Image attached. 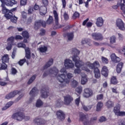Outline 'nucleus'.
Here are the masks:
<instances>
[{
  "instance_id": "nucleus-1",
  "label": "nucleus",
  "mask_w": 125,
  "mask_h": 125,
  "mask_svg": "<svg viewBox=\"0 0 125 125\" xmlns=\"http://www.w3.org/2000/svg\"><path fill=\"white\" fill-rule=\"evenodd\" d=\"M48 75L51 77H55L59 83H63V86H65L66 84H69L71 79L74 77V74L69 72L66 74L59 73V70L55 66L50 68L43 74V77H46V76Z\"/></svg>"
},
{
  "instance_id": "nucleus-2",
  "label": "nucleus",
  "mask_w": 125,
  "mask_h": 125,
  "mask_svg": "<svg viewBox=\"0 0 125 125\" xmlns=\"http://www.w3.org/2000/svg\"><path fill=\"white\" fill-rule=\"evenodd\" d=\"M75 66L77 68L74 69V73L75 74H79V75H83L82 71H85L86 72H89L90 70L89 69L88 66L86 65V62L84 63L83 62H79L75 63Z\"/></svg>"
},
{
  "instance_id": "nucleus-3",
  "label": "nucleus",
  "mask_w": 125,
  "mask_h": 125,
  "mask_svg": "<svg viewBox=\"0 0 125 125\" xmlns=\"http://www.w3.org/2000/svg\"><path fill=\"white\" fill-rule=\"evenodd\" d=\"M0 1H1L2 3V10L4 14H7L11 11H15L16 9V8L9 10L6 7H5L4 5L5 4L7 5V6H13L14 4H16V3H17V1L15 0H0Z\"/></svg>"
},
{
  "instance_id": "nucleus-4",
  "label": "nucleus",
  "mask_w": 125,
  "mask_h": 125,
  "mask_svg": "<svg viewBox=\"0 0 125 125\" xmlns=\"http://www.w3.org/2000/svg\"><path fill=\"white\" fill-rule=\"evenodd\" d=\"M86 65H87V66L89 67L90 69H91V70H93L94 69L95 77L96 79H99V78H100V71L99 70V69H98V67L100 66V64L98 62L95 61L93 63H91L89 62H86Z\"/></svg>"
},
{
  "instance_id": "nucleus-5",
  "label": "nucleus",
  "mask_w": 125,
  "mask_h": 125,
  "mask_svg": "<svg viewBox=\"0 0 125 125\" xmlns=\"http://www.w3.org/2000/svg\"><path fill=\"white\" fill-rule=\"evenodd\" d=\"M18 47L24 48L25 51V57L27 59H30L31 57V52L30 51V48L28 47H26V44L23 43L22 42L18 43Z\"/></svg>"
},
{
  "instance_id": "nucleus-6",
  "label": "nucleus",
  "mask_w": 125,
  "mask_h": 125,
  "mask_svg": "<svg viewBox=\"0 0 125 125\" xmlns=\"http://www.w3.org/2000/svg\"><path fill=\"white\" fill-rule=\"evenodd\" d=\"M39 93V90L37 88H33L29 92L30 98L28 101V103H31L33 100H35V98L37 97Z\"/></svg>"
},
{
  "instance_id": "nucleus-7",
  "label": "nucleus",
  "mask_w": 125,
  "mask_h": 125,
  "mask_svg": "<svg viewBox=\"0 0 125 125\" xmlns=\"http://www.w3.org/2000/svg\"><path fill=\"white\" fill-rule=\"evenodd\" d=\"M120 109H121V104H117L113 109V112L115 115L118 116H125V112L120 111Z\"/></svg>"
},
{
  "instance_id": "nucleus-8",
  "label": "nucleus",
  "mask_w": 125,
  "mask_h": 125,
  "mask_svg": "<svg viewBox=\"0 0 125 125\" xmlns=\"http://www.w3.org/2000/svg\"><path fill=\"white\" fill-rule=\"evenodd\" d=\"M64 66L66 69H72L75 67V64L73 63V61L69 59L64 60Z\"/></svg>"
},
{
  "instance_id": "nucleus-9",
  "label": "nucleus",
  "mask_w": 125,
  "mask_h": 125,
  "mask_svg": "<svg viewBox=\"0 0 125 125\" xmlns=\"http://www.w3.org/2000/svg\"><path fill=\"white\" fill-rule=\"evenodd\" d=\"M13 11H11L9 12L8 14H5V17H6V19H11V22L13 23H16L17 21V17L15 16H12V13Z\"/></svg>"
},
{
  "instance_id": "nucleus-10",
  "label": "nucleus",
  "mask_w": 125,
  "mask_h": 125,
  "mask_svg": "<svg viewBox=\"0 0 125 125\" xmlns=\"http://www.w3.org/2000/svg\"><path fill=\"white\" fill-rule=\"evenodd\" d=\"M116 27L121 30L122 31H125V24H124V21L121 19H118L116 21Z\"/></svg>"
},
{
  "instance_id": "nucleus-11",
  "label": "nucleus",
  "mask_w": 125,
  "mask_h": 125,
  "mask_svg": "<svg viewBox=\"0 0 125 125\" xmlns=\"http://www.w3.org/2000/svg\"><path fill=\"white\" fill-rule=\"evenodd\" d=\"M92 37L95 41H102L103 40V36L100 33H92Z\"/></svg>"
},
{
  "instance_id": "nucleus-12",
  "label": "nucleus",
  "mask_w": 125,
  "mask_h": 125,
  "mask_svg": "<svg viewBox=\"0 0 125 125\" xmlns=\"http://www.w3.org/2000/svg\"><path fill=\"white\" fill-rule=\"evenodd\" d=\"M83 91V96L86 98H88V97L92 96V94H93V92L89 88H85L84 89Z\"/></svg>"
},
{
  "instance_id": "nucleus-13",
  "label": "nucleus",
  "mask_w": 125,
  "mask_h": 125,
  "mask_svg": "<svg viewBox=\"0 0 125 125\" xmlns=\"http://www.w3.org/2000/svg\"><path fill=\"white\" fill-rule=\"evenodd\" d=\"M54 15L55 17V21L56 22V29H59V28H62V26L58 23V21H59V17H58V14L56 11H54Z\"/></svg>"
},
{
  "instance_id": "nucleus-14",
  "label": "nucleus",
  "mask_w": 125,
  "mask_h": 125,
  "mask_svg": "<svg viewBox=\"0 0 125 125\" xmlns=\"http://www.w3.org/2000/svg\"><path fill=\"white\" fill-rule=\"evenodd\" d=\"M15 119L17 121H21L24 120L25 115L22 112H17L14 114Z\"/></svg>"
},
{
  "instance_id": "nucleus-15",
  "label": "nucleus",
  "mask_w": 125,
  "mask_h": 125,
  "mask_svg": "<svg viewBox=\"0 0 125 125\" xmlns=\"http://www.w3.org/2000/svg\"><path fill=\"white\" fill-rule=\"evenodd\" d=\"M57 117L60 121L65 120V113L62 110H58L56 113Z\"/></svg>"
},
{
  "instance_id": "nucleus-16",
  "label": "nucleus",
  "mask_w": 125,
  "mask_h": 125,
  "mask_svg": "<svg viewBox=\"0 0 125 125\" xmlns=\"http://www.w3.org/2000/svg\"><path fill=\"white\" fill-rule=\"evenodd\" d=\"M118 4L120 5L121 10L125 15V0H119Z\"/></svg>"
},
{
  "instance_id": "nucleus-17",
  "label": "nucleus",
  "mask_w": 125,
  "mask_h": 125,
  "mask_svg": "<svg viewBox=\"0 0 125 125\" xmlns=\"http://www.w3.org/2000/svg\"><path fill=\"white\" fill-rule=\"evenodd\" d=\"M73 101V98L70 95H67L64 97V103L65 105H69Z\"/></svg>"
},
{
  "instance_id": "nucleus-18",
  "label": "nucleus",
  "mask_w": 125,
  "mask_h": 125,
  "mask_svg": "<svg viewBox=\"0 0 125 125\" xmlns=\"http://www.w3.org/2000/svg\"><path fill=\"white\" fill-rule=\"evenodd\" d=\"M34 123L35 124V125H43L45 123L44 120L41 118H36L34 120Z\"/></svg>"
},
{
  "instance_id": "nucleus-19",
  "label": "nucleus",
  "mask_w": 125,
  "mask_h": 125,
  "mask_svg": "<svg viewBox=\"0 0 125 125\" xmlns=\"http://www.w3.org/2000/svg\"><path fill=\"white\" fill-rule=\"evenodd\" d=\"M53 64V59H50L48 62L44 65L43 67V70H45V69H47V68H49L50 66H52Z\"/></svg>"
},
{
  "instance_id": "nucleus-20",
  "label": "nucleus",
  "mask_w": 125,
  "mask_h": 125,
  "mask_svg": "<svg viewBox=\"0 0 125 125\" xmlns=\"http://www.w3.org/2000/svg\"><path fill=\"white\" fill-rule=\"evenodd\" d=\"M19 93V91H14L10 93L8 95L6 96V99H10V98H12L14 97L16 95H17Z\"/></svg>"
},
{
  "instance_id": "nucleus-21",
  "label": "nucleus",
  "mask_w": 125,
  "mask_h": 125,
  "mask_svg": "<svg viewBox=\"0 0 125 125\" xmlns=\"http://www.w3.org/2000/svg\"><path fill=\"white\" fill-rule=\"evenodd\" d=\"M47 11V8L45 6H41L39 8V12L41 15H45Z\"/></svg>"
},
{
  "instance_id": "nucleus-22",
  "label": "nucleus",
  "mask_w": 125,
  "mask_h": 125,
  "mask_svg": "<svg viewBox=\"0 0 125 125\" xmlns=\"http://www.w3.org/2000/svg\"><path fill=\"white\" fill-rule=\"evenodd\" d=\"M104 23V20L102 17H99L97 19L96 25L97 27H102Z\"/></svg>"
},
{
  "instance_id": "nucleus-23",
  "label": "nucleus",
  "mask_w": 125,
  "mask_h": 125,
  "mask_svg": "<svg viewBox=\"0 0 125 125\" xmlns=\"http://www.w3.org/2000/svg\"><path fill=\"white\" fill-rule=\"evenodd\" d=\"M110 57L112 61H113V62H114V63H118V62H120V61H121V59L117 57V56H116L115 54H112Z\"/></svg>"
},
{
  "instance_id": "nucleus-24",
  "label": "nucleus",
  "mask_w": 125,
  "mask_h": 125,
  "mask_svg": "<svg viewBox=\"0 0 125 125\" xmlns=\"http://www.w3.org/2000/svg\"><path fill=\"white\" fill-rule=\"evenodd\" d=\"M81 77V83L82 84H85V83H87V77L86 76V75H85V74H82Z\"/></svg>"
},
{
  "instance_id": "nucleus-25",
  "label": "nucleus",
  "mask_w": 125,
  "mask_h": 125,
  "mask_svg": "<svg viewBox=\"0 0 125 125\" xmlns=\"http://www.w3.org/2000/svg\"><path fill=\"white\" fill-rule=\"evenodd\" d=\"M108 68L106 66H104L102 69V75L104 77H107L108 76Z\"/></svg>"
},
{
  "instance_id": "nucleus-26",
  "label": "nucleus",
  "mask_w": 125,
  "mask_h": 125,
  "mask_svg": "<svg viewBox=\"0 0 125 125\" xmlns=\"http://www.w3.org/2000/svg\"><path fill=\"white\" fill-rule=\"evenodd\" d=\"M103 107V103L101 102H98L96 105V111L97 112H100V111H101V109H102Z\"/></svg>"
},
{
  "instance_id": "nucleus-27",
  "label": "nucleus",
  "mask_w": 125,
  "mask_h": 125,
  "mask_svg": "<svg viewBox=\"0 0 125 125\" xmlns=\"http://www.w3.org/2000/svg\"><path fill=\"white\" fill-rule=\"evenodd\" d=\"M88 21V19H87L83 21V26H86L87 28H90L92 26L93 23L91 22H87Z\"/></svg>"
},
{
  "instance_id": "nucleus-28",
  "label": "nucleus",
  "mask_w": 125,
  "mask_h": 125,
  "mask_svg": "<svg viewBox=\"0 0 125 125\" xmlns=\"http://www.w3.org/2000/svg\"><path fill=\"white\" fill-rule=\"evenodd\" d=\"M3 63H7L9 61V57L8 54H5L1 58Z\"/></svg>"
},
{
  "instance_id": "nucleus-29",
  "label": "nucleus",
  "mask_w": 125,
  "mask_h": 125,
  "mask_svg": "<svg viewBox=\"0 0 125 125\" xmlns=\"http://www.w3.org/2000/svg\"><path fill=\"white\" fill-rule=\"evenodd\" d=\"M72 60L74 62H75V63H77V62H83V61L80 60V58L76 54L73 56Z\"/></svg>"
},
{
  "instance_id": "nucleus-30",
  "label": "nucleus",
  "mask_w": 125,
  "mask_h": 125,
  "mask_svg": "<svg viewBox=\"0 0 125 125\" xmlns=\"http://www.w3.org/2000/svg\"><path fill=\"white\" fill-rule=\"evenodd\" d=\"M123 62H120L118 64L116 68V71L117 73H121V71H122V68H123Z\"/></svg>"
},
{
  "instance_id": "nucleus-31",
  "label": "nucleus",
  "mask_w": 125,
  "mask_h": 125,
  "mask_svg": "<svg viewBox=\"0 0 125 125\" xmlns=\"http://www.w3.org/2000/svg\"><path fill=\"white\" fill-rule=\"evenodd\" d=\"M38 50H39V51L42 53L46 52V51H47V47L45 46H42L38 48Z\"/></svg>"
},
{
  "instance_id": "nucleus-32",
  "label": "nucleus",
  "mask_w": 125,
  "mask_h": 125,
  "mask_svg": "<svg viewBox=\"0 0 125 125\" xmlns=\"http://www.w3.org/2000/svg\"><path fill=\"white\" fill-rule=\"evenodd\" d=\"M41 97L42 98H47L48 97V92L45 90H42V91Z\"/></svg>"
},
{
  "instance_id": "nucleus-33",
  "label": "nucleus",
  "mask_w": 125,
  "mask_h": 125,
  "mask_svg": "<svg viewBox=\"0 0 125 125\" xmlns=\"http://www.w3.org/2000/svg\"><path fill=\"white\" fill-rule=\"evenodd\" d=\"M36 78H37V75H33L27 82V84H31L34 82V81L36 80Z\"/></svg>"
},
{
  "instance_id": "nucleus-34",
  "label": "nucleus",
  "mask_w": 125,
  "mask_h": 125,
  "mask_svg": "<svg viewBox=\"0 0 125 125\" xmlns=\"http://www.w3.org/2000/svg\"><path fill=\"white\" fill-rule=\"evenodd\" d=\"M13 104V102H8L6 104L5 106L2 108V110L3 111H4V110L8 109V108H9V107H11V106H12Z\"/></svg>"
},
{
  "instance_id": "nucleus-35",
  "label": "nucleus",
  "mask_w": 125,
  "mask_h": 125,
  "mask_svg": "<svg viewBox=\"0 0 125 125\" xmlns=\"http://www.w3.org/2000/svg\"><path fill=\"white\" fill-rule=\"evenodd\" d=\"M105 105L107 108H112V107H114V102L111 101H108L106 103Z\"/></svg>"
},
{
  "instance_id": "nucleus-36",
  "label": "nucleus",
  "mask_w": 125,
  "mask_h": 125,
  "mask_svg": "<svg viewBox=\"0 0 125 125\" xmlns=\"http://www.w3.org/2000/svg\"><path fill=\"white\" fill-rule=\"evenodd\" d=\"M91 108H92V105H91L86 106L84 104H82V108L84 111H89Z\"/></svg>"
},
{
  "instance_id": "nucleus-37",
  "label": "nucleus",
  "mask_w": 125,
  "mask_h": 125,
  "mask_svg": "<svg viewBox=\"0 0 125 125\" xmlns=\"http://www.w3.org/2000/svg\"><path fill=\"white\" fill-rule=\"evenodd\" d=\"M43 105V102H42L41 100L38 99L36 103V107L40 108V107H42Z\"/></svg>"
},
{
  "instance_id": "nucleus-38",
  "label": "nucleus",
  "mask_w": 125,
  "mask_h": 125,
  "mask_svg": "<svg viewBox=\"0 0 125 125\" xmlns=\"http://www.w3.org/2000/svg\"><path fill=\"white\" fill-rule=\"evenodd\" d=\"M82 44H88L90 46V40L89 39H83L82 41Z\"/></svg>"
},
{
  "instance_id": "nucleus-39",
  "label": "nucleus",
  "mask_w": 125,
  "mask_h": 125,
  "mask_svg": "<svg viewBox=\"0 0 125 125\" xmlns=\"http://www.w3.org/2000/svg\"><path fill=\"white\" fill-rule=\"evenodd\" d=\"M110 83L112 84H117V83H118V80H117V77H116L115 76H113L111 78Z\"/></svg>"
},
{
  "instance_id": "nucleus-40",
  "label": "nucleus",
  "mask_w": 125,
  "mask_h": 125,
  "mask_svg": "<svg viewBox=\"0 0 125 125\" xmlns=\"http://www.w3.org/2000/svg\"><path fill=\"white\" fill-rule=\"evenodd\" d=\"M41 21H38L35 22V26H34L35 30H38V29L40 27H41Z\"/></svg>"
},
{
  "instance_id": "nucleus-41",
  "label": "nucleus",
  "mask_w": 125,
  "mask_h": 125,
  "mask_svg": "<svg viewBox=\"0 0 125 125\" xmlns=\"http://www.w3.org/2000/svg\"><path fill=\"white\" fill-rule=\"evenodd\" d=\"M53 23V18L52 16H49V18L46 21V24L48 25H50Z\"/></svg>"
},
{
  "instance_id": "nucleus-42",
  "label": "nucleus",
  "mask_w": 125,
  "mask_h": 125,
  "mask_svg": "<svg viewBox=\"0 0 125 125\" xmlns=\"http://www.w3.org/2000/svg\"><path fill=\"white\" fill-rule=\"evenodd\" d=\"M22 36L23 37V38H25L26 39H29V38H30L29 33H28V31H23L22 33Z\"/></svg>"
},
{
  "instance_id": "nucleus-43",
  "label": "nucleus",
  "mask_w": 125,
  "mask_h": 125,
  "mask_svg": "<svg viewBox=\"0 0 125 125\" xmlns=\"http://www.w3.org/2000/svg\"><path fill=\"white\" fill-rule=\"evenodd\" d=\"M67 36L68 41H72L74 39V34L73 33H67Z\"/></svg>"
},
{
  "instance_id": "nucleus-44",
  "label": "nucleus",
  "mask_w": 125,
  "mask_h": 125,
  "mask_svg": "<svg viewBox=\"0 0 125 125\" xmlns=\"http://www.w3.org/2000/svg\"><path fill=\"white\" fill-rule=\"evenodd\" d=\"M110 42L111 44L116 43V36H113L110 38Z\"/></svg>"
},
{
  "instance_id": "nucleus-45",
  "label": "nucleus",
  "mask_w": 125,
  "mask_h": 125,
  "mask_svg": "<svg viewBox=\"0 0 125 125\" xmlns=\"http://www.w3.org/2000/svg\"><path fill=\"white\" fill-rule=\"evenodd\" d=\"M86 118L85 115H84V114L83 113H80V121H81V122H83V120H85Z\"/></svg>"
},
{
  "instance_id": "nucleus-46",
  "label": "nucleus",
  "mask_w": 125,
  "mask_h": 125,
  "mask_svg": "<svg viewBox=\"0 0 125 125\" xmlns=\"http://www.w3.org/2000/svg\"><path fill=\"white\" fill-rule=\"evenodd\" d=\"M15 38H14V37L12 36L9 38H8V39L7 40V42H9V43H11V44H12V43H13V42H14V39Z\"/></svg>"
},
{
  "instance_id": "nucleus-47",
  "label": "nucleus",
  "mask_w": 125,
  "mask_h": 125,
  "mask_svg": "<svg viewBox=\"0 0 125 125\" xmlns=\"http://www.w3.org/2000/svg\"><path fill=\"white\" fill-rule=\"evenodd\" d=\"M76 91L77 93L81 94L83 91V87L82 86H79L76 89Z\"/></svg>"
},
{
  "instance_id": "nucleus-48",
  "label": "nucleus",
  "mask_w": 125,
  "mask_h": 125,
  "mask_svg": "<svg viewBox=\"0 0 125 125\" xmlns=\"http://www.w3.org/2000/svg\"><path fill=\"white\" fill-rule=\"evenodd\" d=\"M102 61L103 63H104V64H108V63L109 62V61L108 60V59L104 57H102Z\"/></svg>"
},
{
  "instance_id": "nucleus-49",
  "label": "nucleus",
  "mask_w": 125,
  "mask_h": 125,
  "mask_svg": "<svg viewBox=\"0 0 125 125\" xmlns=\"http://www.w3.org/2000/svg\"><path fill=\"white\" fill-rule=\"evenodd\" d=\"M12 48V44L11 43L8 42L7 46L6 47V49L7 50L9 51L11 50V49Z\"/></svg>"
},
{
  "instance_id": "nucleus-50",
  "label": "nucleus",
  "mask_w": 125,
  "mask_h": 125,
  "mask_svg": "<svg viewBox=\"0 0 125 125\" xmlns=\"http://www.w3.org/2000/svg\"><path fill=\"white\" fill-rule=\"evenodd\" d=\"M7 68V65L6 64L3 62L2 64H1V67H0V70H5Z\"/></svg>"
},
{
  "instance_id": "nucleus-51",
  "label": "nucleus",
  "mask_w": 125,
  "mask_h": 125,
  "mask_svg": "<svg viewBox=\"0 0 125 125\" xmlns=\"http://www.w3.org/2000/svg\"><path fill=\"white\" fill-rule=\"evenodd\" d=\"M78 84H79V83L77 82V81L76 80H73L72 81L71 85L73 87H76V86H78Z\"/></svg>"
},
{
  "instance_id": "nucleus-52",
  "label": "nucleus",
  "mask_w": 125,
  "mask_h": 125,
  "mask_svg": "<svg viewBox=\"0 0 125 125\" xmlns=\"http://www.w3.org/2000/svg\"><path fill=\"white\" fill-rule=\"evenodd\" d=\"M99 121L100 123H103V122H106V121H107V119L104 116H102L100 118Z\"/></svg>"
},
{
  "instance_id": "nucleus-53",
  "label": "nucleus",
  "mask_w": 125,
  "mask_h": 125,
  "mask_svg": "<svg viewBox=\"0 0 125 125\" xmlns=\"http://www.w3.org/2000/svg\"><path fill=\"white\" fill-rule=\"evenodd\" d=\"M83 124L84 125H92V123H91V121H88V120H85L83 122Z\"/></svg>"
},
{
  "instance_id": "nucleus-54",
  "label": "nucleus",
  "mask_w": 125,
  "mask_h": 125,
  "mask_svg": "<svg viewBox=\"0 0 125 125\" xmlns=\"http://www.w3.org/2000/svg\"><path fill=\"white\" fill-rule=\"evenodd\" d=\"M63 18L65 21L69 20V16H68V14L67 13L64 12L63 14Z\"/></svg>"
},
{
  "instance_id": "nucleus-55",
  "label": "nucleus",
  "mask_w": 125,
  "mask_h": 125,
  "mask_svg": "<svg viewBox=\"0 0 125 125\" xmlns=\"http://www.w3.org/2000/svg\"><path fill=\"white\" fill-rule=\"evenodd\" d=\"M26 62V59H23L22 60H21L19 62V64L20 66H22V65H23V64H24V63H25V62Z\"/></svg>"
},
{
  "instance_id": "nucleus-56",
  "label": "nucleus",
  "mask_w": 125,
  "mask_h": 125,
  "mask_svg": "<svg viewBox=\"0 0 125 125\" xmlns=\"http://www.w3.org/2000/svg\"><path fill=\"white\" fill-rule=\"evenodd\" d=\"M24 96V94H21L16 99V102H18L19 100H20L21 98H23V97Z\"/></svg>"
},
{
  "instance_id": "nucleus-57",
  "label": "nucleus",
  "mask_w": 125,
  "mask_h": 125,
  "mask_svg": "<svg viewBox=\"0 0 125 125\" xmlns=\"http://www.w3.org/2000/svg\"><path fill=\"white\" fill-rule=\"evenodd\" d=\"M117 35L118 36V39L120 41H123V40H124V36L123 35H122V34L118 33Z\"/></svg>"
},
{
  "instance_id": "nucleus-58",
  "label": "nucleus",
  "mask_w": 125,
  "mask_h": 125,
  "mask_svg": "<svg viewBox=\"0 0 125 125\" xmlns=\"http://www.w3.org/2000/svg\"><path fill=\"white\" fill-rule=\"evenodd\" d=\"M60 72L62 73V74H64V73H66V67L65 68L64 67H62L60 69Z\"/></svg>"
},
{
  "instance_id": "nucleus-59",
  "label": "nucleus",
  "mask_w": 125,
  "mask_h": 125,
  "mask_svg": "<svg viewBox=\"0 0 125 125\" xmlns=\"http://www.w3.org/2000/svg\"><path fill=\"white\" fill-rule=\"evenodd\" d=\"M97 100H101V99H103V95L100 94L97 96Z\"/></svg>"
},
{
  "instance_id": "nucleus-60",
  "label": "nucleus",
  "mask_w": 125,
  "mask_h": 125,
  "mask_svg": "<svg viewBox=\"0 0 125 125\" xmlns=\"http://www.w3.org/2000/svg\"><path fill=\"white\" fill-rule=\"evenodd\" d=\"M7 84V83L2 82L1 79L0 78V85H1V86H4V85H6Z\"/></svg>"
},
{
  "instance_id": "nucleus-61",
  "label": "nucleus",
  "mask_w": 125,
  "mask_h": 125,
  "mask_svg": "<svg viewBox=\"0 0 125 125\" xmlns=\"http://www.w3.org/2000/svg\"><path fill=\"white\" fill-rule=\"evenodd\" d=\"M40 36H44L45 35V30L44 29H41L40 33Z\"/></svg>"
},
{
  "instance_id": "nucleus-62",
  "label": "nucleus",
  "mask_w": 125,
  "mask_h": 125,
  "mask_svg": "<svg viewBox=\"0 0 125 125\" xmlns=\"http://www.w3.org/2000/svg\"><path fill=\"white\" fill-rule=\"evenodd\" d=\"M80 17V14L77 12H75L73 15V17L74 18H78V17Z\"/></svg>"
},
{
  "instance_id": "nucleus-63",
  "label": "nucleus",
  "mask_w": 125,
  "mask_h": 125,
  "mask_svg": "<svg viewBox=\"0 0 125 125\" xmlns=\"http://www.w3.org/2000/svg\"><path fill=\"white\" fill-rule=\"evenodd\" d=\"M27 3V0H21V5H25Z\"/></svg>"
},
{
  "instance_id": "nucleus-64",
  "label": "nucleus",
  "mask_w": 125,
  "mask_h": 125,
  "mask_svg": "<svg viewBox=\"0 0 125 125\" xmlns=\"http://www.w3.org/2000/svg\"><path fill=\"white\" fill-rule=\"evenodd\" d=\"M80 97H79L78 98L75 100V104H76V105H79V104H80Z\"/></svg>"
}]
</instances>
